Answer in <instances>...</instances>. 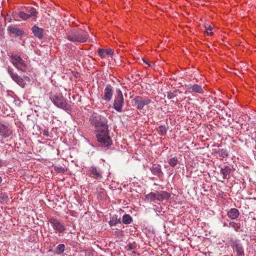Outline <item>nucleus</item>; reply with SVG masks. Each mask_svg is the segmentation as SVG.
Segmentation results:
<instances>
[{
    "label": "nucleus",
    "mask_w": 256,
    "mask_h": 256,
    "mask_svg": "<svg viewBox=\"0 0 256 256\" xmlns=\"http://www.w3.org/2000/svg\"><path fill=\"white\" fill-rule=\"evenodd\" d=\"M90 120L96 128V137L99 146L102 147H108L112 145V140L108 134L106 118L100 115L98 113H93Z\"/></svg>",
    "instance_id": "1"
},
{
    "label": "nucleus",
    "mask_w": 256,
    "mask_h": 256,
    "mask_svg": "<svg viewBox=\"0 0 256 256\" xmlns=\"http://www.w3.org/2000/svg\"><path fill=\"white\" fill-rule=\"evenodd\" d=\"M132 106L138 110L152 111L155 108L154 102L147 97L136 96L131 100Z\"/></svg>",
    "instance_id": "2"
},
{
    "label": "nucleus",
    "mask_w": 256,
    "mask_h": 256,
    "mask_svg": "<svg viewBox=\"0 0 256 256\" xmlns=\"http://www.w3.org/2000/svg\"><path fill=\"white\" fill-rule=\"evenodd\" d=\"M88 37L87 32L82 29L74 30L67 34L68 39L72 42L84 43L86 42Z\"/></svg>",
    "instance_id": "3"
},
{
    "label": "nucleus",
    "mask_w": 256,
    "mask_h": 256,
    "mask_svg": "<svg viewBox=\"0 0 256 256\" xmlns=\"http://www.w3.org/2000/svg\"><path fill=\"white\" fill-rule=\"evenodd\" d=\"M50 99L58 108H61L66 111H71L72 110L70 103H66L62 94L60 92L56 93L52 96Z\"/></svg>",
    "instance_id": "4"
},
{
    "label": "nucleus",
    "mask_w": 256,
    "mask_h": 256,
    "mask_svg": "<svg viewBox=\"0 0 256 256\" xmlns=\"http://www.w3.org/2000/svg\"><path fill=\"white\" fill-rule=\"evenodd\" d=\"M228 242L234 252L236 253V256H244V248L240 240L233 237H230L228 238Z\"/></svg>",
    "instance_id": "5"
},
{
    "label": "nucleus",
    "mask_w": 256,
    "mask_h": 256,
    "mask_svg": "<svg viewBox=\"0 0 256 256\" xmlns=\"http://www.w3.org/2000/svg\"><path fill=\"white\" fill-rule=\"evenodd\" d=\"M124 105V98L120 88H116L112 107L117 112H120Z\"/></svg>",
    "instance_id": "6"
},
{
    "label": "nucleus",
    "mask_w": 256,
    "mask_h": 256,
    "mask_svg": "<svg viewBox=\"0 0 256 256\" xmlns=\"http://www.w3.org/2000/svg\"><path fill=\"white\" fill-rule=\"evenodd\" d=\"M48 221L56 232L60 234L66 230L64 223L56 218L50 217L48 218Z\"/></svg>",
    "instance_id": "7"
},
{
    "label": "nucleus",
    "mask_w": 256,
    "mask_h": 256,
    "mask_svg": "<svg viewBox=\"0 0 256 256\" xmlns=\"http://www.w3.org/2000/svg\"><path fill=\"white\" fill-rule=\"evenodd\" d=\"M10 58L12 62L16 68L22 72H26V65L20 56L16 54H12Z\"/></svg>",
    "instance_id": "8"
},
{
    "label": "nucleus",
    "mask_w": 256,
    "mask_h": 256,
    "mask_svg": "<svg viewBox=\"0 0 256 256\" xmlns=\"http://www.w3.org/2000/svg\"><path fill=\"white\" fill-rule=\"evenodd\" d=\"M88 175L95 180H99L102 178V171L98 167L92 166L88 168Z\"/></svg>",
    "instance_id": "9"
},
{
    "label": "nucleus",
    "mask_w": 256,
    "mask_h": 256,
    "mask_svg": "<svg viewBox=\"0 0 256 256\" xmlns=\"http://www.w3.org/2000/svg\"><path fill=\"white\" fill-rule=\"evenodd\" d=\"M12 134V130L10 125L0 122V136L4 138H8Z\"/></svg>",
    "instance_id": "10"
},
{
    "label": "nucleus",
    "mask_w": 256,
    "mask_h": 256,
    "mask_svg": "<svg viewBox=\"0 0 256 256\" xmlns=\"http://www.w3.org/2000/svg\"><path fill=\"white\" fill-rule=\"evenodd\" d=\"M8 73L10 76L11 78L14 81L16 84H18L20 86L24 88V83L23 82L24 79L21 77L18 76L17 73L15 72L13 69L8 68Z\"/></svg>",
    "instance_id": "11"
},
{
    "label": "nucleus",
    "mask_w": 256,
    "mask_h": 256,
    "mask_svg": "<svg viewBox=\"0 0 256 256\" xmlns=\"http://www.w3.org/2000/svg\"><path fill=\"white\" fill-rule=\"evenodd\" d=\"M113 95L112 87L110 84H108L104 90V99L106 101H110Z\"/></svg>",
    "instance_id": "12"
},
{
    "label": "nucleus",
    "mask_w": 256,
    "mask_h": 256,
    "mask_svg": "<svg viewBox=\"0 0 256 256\" xmlns=\"http://www.w3.org/2000/svg\"><path fill=\"white\" fill-rule=\"evenodd\" d=\"M156 196L157 203H158L164 200H168L170 198V194L166 191H160L156 192Z\"/></svg>",
    "instance_id": "13"
},
{
    "label": "nucleus",
    "mask_w": 256,
    "mask_h": 256,
    "mask_svg": "<svg viewBox=\"0 0 256 256\" xmlns=\"http://www.w3.org/2000/svg\"><path fill=\"white\" fill-rule=\"evenodd\" d=\"M229 226H231L236 232H243L244 226L242 222L240 223V222L231 221L229 222Z\"/></svg>",
    "instance_id": "14"
},
{
    "label": "nucleus",
    "mask_w": 256,
    "mask_h": 256,
    "mask_svg": "<svg viewBox=\"0 0 256 256\" xmlns=\"http://www.w3.org/2000/svg\"><path fill=\"white\" fill-rule=\"evenodd\" d=\"M240 215L239 210L236 208H232L227 212L228 216L231 220H236Z\"/></svg>",
    "instance_id": "15"
},
{
    "label": "nucleus",
    "mask_w": 256,
    "mask_h": 256,
    "mask_svg": "<svg viewBox=\"0 0 256 256\" xmlns=\"http://www.w3.org/2000/svg\"><path fill=\"white\" fill-rule=\"evenodd\" d=\"M12 16L15 20H16V18L18 16L22 18L23 20H26L30 18L28 15V14L22 11L13 12H12Z\"/></svg>",
    "instance_id": "16"
},
{
    "label": "nucleus",
    "mask_w": 256,
    "mask_h": 256,
    "mask_svg": "<svg viewBox=\"0 0 256 256\" xmlns=\"http://www.w3.org/2000/svg\"><path fill=\"white\" fill-rule=\"evenodd\" d=\"M156 198V192H151L145 196L144 200L154 204L155 203H157Z\"/></svg>",
    "instance_id": "17"
},
{
    "label": "nucleus",
    "mask_w": 256,
    "mask_h": 256,
    "mask_svg": "<svg viewBox=\"0 0 256 256\" xmlns=\"http://www.w3.org/2000/svg\"><path fill=\"white\" fill-rule=\"evenodd\" d=\"M150 171L153 174L158 177L162 176L163 174L161 170V166L159 164H153L150 168Z\"/></svg>",
    "instance_id": "18"
},
{
    "label": "nucleus",
    "mask_w": 256,
    "mask_h": 256,
    "mask_svg": "<svg viewBox=\"0 0 256 256\" xmlns=\"http://www.w3.org/2000/svg\"><path fill=\"white\" fill-rule=\"evenodd\" d=\"M188 90H192L193 92L198 93V94H203L204 90L200 86H199L197 84H189L186 86Z\"/></svg>",
    "instance_id": "19"
},
{
    "label": "nucleus",
    "mask_w": 256,
    "mask_h": 256,
    "mask_svg": "<svg viewBox=\"0 0 256 256\" xmlns=\"http://www.w3.org/2000/svg\"><path fill=\"white\" fill-rule=\"evenodd\" d=\"M231 170L229 166H224L221 168L220 172L223 176L224 179H228L230 178Z\"/></svg>",
    "instance_id": "20"
},
{
    "label": "nucleus",
    "mask_w": 256,
    "mask_h": 256,
    "mask_svg": "<svg viewBox=\"0 0 256 256\" xmlns=\"http://www.w3.org/2000/svg\"><path fill=\"white\" fill-rule=\"evenodd\" d=\"M8 31L16 36H20L24 34V31L18 28H16L13 26H10L8 28Z\"/></svg>",
    "instance_id": "21"
},
{
    "label": "nucleus",
    "mask_w": 256,
    "mask_h": 256,
    "mask_svg": "<svg viewBox=\"0 0 256 256\" xmlns=\"http://www.w3.org/2000/svg\"><path fill=\"white\" fill-rule=\"evenodd\" d=\"M32 32L34 35L39 38H42L43 36L44 30L39 28L38 26H34L32 28Z\"/></svg>",
    "instance_id": "22"
},
{
    "label": "nucleus",
    "mask_w": 256,
    "mask_h": 256,
    "mask_svg": "<svg viewBox=\"0 0 256 256\" xmlns=\"http://www.w3.org/2000/svg\"><path fill=\"white\" fill-rule=\"evenodd\" d=\"M214 152L220 160H222L224 158H226L228 156V152L226 149H220Z\"/></svg>",
    "instance_id": "23"
},
{
    "label": "nucleus",
    "mask_w": 256,
    "mask_h": 256,
    "mask_svg": "<svg viewBox=\"0 0 256 256\" xmlns=\"http://www.w3.org/2000/svg\"><path fill=\"white\" fill-rule=\"evenodd\" d=\"M26 12L29 18L36 16L38 13L36 9L32 7L28 8Z\"/></svg>",
    "instance_id": "24"
},
{
    "label": "nucleus",
    "mask_w": 256,
    "mask_h": 256,
    "mask_svg": "<svg viewBox=\"0 0 256 256\" xmlns=\"http://www.w3.org/2000/svg\"><path fill=\"white\" fill-rule=\"evenodd\" d=\"M120 222H121L120 219L118 218V217L116 215H114L110 218V220L109 221L108 224L110 226H115L118 224Z\"/></svg>",
    "instance_id": "25"
},
{
    "label": "nucleus",
    "mask_w": 256,
    "mask_h": 256,
    "mask_svg": "<svg viewBox=\"0 0 256 256\" xmlns=\"http://www.w3.org/2000/svg\"><path fill=\"white\" fill-rule=\"evenodd\" d=\"M132 221V218L130 216V215L128 214H125L123 216L122 218V222L126 224H130Z\"/></svg>",
    "instance_id": "26"
},
{
    "label": "nucleus",
    "mask_w": 256,
    "mask_h": 256,
    "mask_svg": "<svg viewBox=\"0 0 256 256\" xmlns=\"http://www.w3.org/2000/svg\"><path fill=\"white\" fill-rule=\"evenodd\" d=\"M65 250V246L64 244H58L55 250V253L58 254H62Z\"/></svg>",
    "instance_id": "27"
},
{
    "label": "nucleus",
    "mask_w": 256,
    "mask_h": 256,
    "mask_svg": "<svg viewBox=\"0 0 256 256\" xmlns=\"http://www.w3.org/2000/svg\"><path fill=\"white\" fill-rule=\"evenodd\" d=\"M168 162L170 166L174 168L178 164V158L176 156H174L170 158L168 160Z\"/></svg>",
    "instance_id": "28"
},
{
    "label": "nucleus",
    "mask_w": 256,
    "mask_h": 256,
    "mask_svg": "<svg viewBox=\"0 0 256 256\" xmlns=\"http://www.w3.org/2000/svg\"><path fill=\"white\" fill-rule=\"evenodd\" d=\"M167 128L165 126H160L157 128V132L160 135H164L167 132Z\"/></svg>",
    "instance_id": "29"
},
{
    "label": "nucleus",
    "mask_w": 256,
    "mask_h": 256,
    "mask_svg": "<svg viewBox=\"0 0 256 256\" xmlns=\"http://www.w3.org/2000/svg\"><path fill=\"white\" fill-rule=\"evenodd\" d=\"M178 94H182V92L178 91V90H175L174 92H168V98L169 99L172 98L174 97L177 96Z\"/></svg>",
    "instance_id": "30"
},
{
    "label": "nucleus",
    "mask_w": 256,
    "mask_h": 256,
    "mask_svg": "<svg viewBox=\"0 0 256 256\" xmlns=\"http://www.w3.org/2000/svg\"><path fill=\"white\" fill-rule=\"evenodd\" d=\"M204 28L206 31H210V33H208V35L212 36L213 34V32H212V28L210 25L205 24Z\"/></svg>",
    "instance_id": "31"
},
{
    "label": "nucleus",
    "mask_w": 256,
    "mask_h": 256,
    "mask_svg": "<svg viewBox=\"0 0 256 256\" xmlns=\"http://www.w3.org/2000/svg\"><path fill=\"white\" fill-rule=\"evenodd\" d=\"M54 170L56 172H58L63 173V172H65L64 168L63 167L61 166H55L54 167Z\"/></svg>",
    "instance_id": "32"
},
{
    "label": "nucleus",
    "mask_w": 256,
    "mask_h": 256,
    "mask_svg": "<svg viewBox=\"0 0 256 256\" xmlns=\"http://www.w3.org/2000/svg\"><path fill=\"white\" fill-rule=\"evenodd\" d=\"M98 56H100L101 58H104V54L105 53L104 49L98 48Z\"/></svg>",
    "instance_id": "33"
},
{
    "label": "nucleus",
    "mask_w": 256,
    "mask_h": 256,
    "mask_svg": "<svg viewBox=\"0 0 256 256\" xmlns=\"http://www.w3.org/2000/svg\"><path fill=\"white\" fill-rule=\"evenodd\" d=\"M105 54L107 55L112 56L114 54V50L112 49H104Z\"/></svg>",
    "instance_id": "34"
},
{
    "label": "nucleus",
    "mask_w": 256,
    "mask_h": 256,
    "mask_svg": "<svg viewBox=\"0 0 256 256\" xmlns=\"http://www.w3.org/2000/svg\"><path fill=\"white\" fill-rule=\"evenodd\" d=\"M42 134L44 135L45 136H47V137H48L50 136V134H49V132L48 130H42Z\"/></svg>",
    "instance_id": "35"
},
{
    "label": "nucleus",
    "mask_w": 256,
    "mask_h": 256,
    "mask_svg": "<svg viewBox=\"0 0 256 256\" xmlns=\"http://www.w3.org/2000/svg\"><path fill=\"white\" fill-rule=\"evenodd\" d=\"M22 78L24 79V80H25L27 82L30 81V78H29V77H28L27 76H24L23 78Z\"/></svg>",
    "instance_id": "36"
},
{
    "label": "nucleus",
    "mask_w": 256,
    "mask_h": 256,
    "mask_svg": "<svg viewBox=\"0 0 256 256\" xmlns=\"http://www.w3.org/2000/svg\"><path fill=\"white\" fill-rule=\"evenodd\" d=\"M224 226H227V227H228V228H230L231 227V226H229V223L227 224L226 222H224Z\"/></svg>",
    "instance_id": "37"
},
{
    "label": "nucleus",
    "mask_w": 256,
    "mask_h": 256,
    "mask_svg": "<svg viewBox=\"0 0 256 256\" xmlns=\"http://www.w3.org/2000/svg\"><path fill=\"white\" fill-rule=\"evenodd\" d=\"M144 60V62H145L146 64H148V66H152V65L150 64V63L148 62H147L145 61L144 60Z\"/></svg>",
    "instance_id": "38"
},
{
    "label": "nucleus",
    "mask_w": 256,
    "mask_h": 256,
    "mask_svg": "<svg viewBox=\"0 0 256 256\" xmlns=\"http://www.w3.org/2000/svg\"><path fill=\"white\" fill-rule=\"evenodd\" d=\"M4 164V162L3 161L0 159V168H1Z\"/></svg>",
    "instance_id": "39"
},
{
    "label": "nucleus",
    "mask_w": 256,
    "mask_h": 256,
    "mask_svg": "<svg viewBox=\"0 0 256 256\" xmlns=\"http://www.w3.org/2000/svg\"><path fill=\"white\" fill-rule=\"evenodd\" d=\"M6 20H8V22H11V21H12V18H6Z\"/></svg>",
    "instance_id": "40"
},
{
    "label": "nucleus",
    "mask_w": 256,
    "mask_h": 256,
    "mask_svg": "<svg viewBox=\"0 0 256 256\" xmlns=\"http://www.w3.org/2000/svg\"><path fill=\"white\" fill-rule=\"evenodd\" d=\"M2 182V178L0 176V184Z\"/></svg>",
    "instance_id": "41"
},
{
    "label": "nucleus",
    "mask_w": 256,
    "mask_h": 256,
    "mask_svg": "<svg viewBox=\"0 0 256 256\" xmlns=\"http://www.w3.org/2000/svg\"><path fill=\"white\" fill-rule=\"evenodd\" d=\"M207 34H208V33H210V31H207L206 32Z\"/></svg>",
    "instance_id": "42"
}]
</instances>
